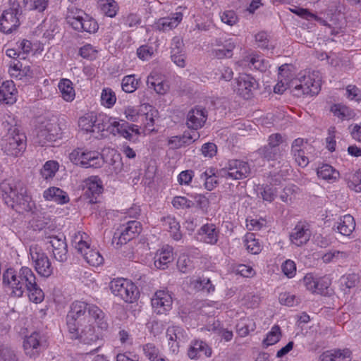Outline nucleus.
Wrapping results in <instances>:
<instances>
[{
  "label": "nucleus",
  "instance_id": "48",
  "mask_svg": "<svg viewBox=\"0 0 361 361\" xmlns=\"http://www.w3.org/2000/svg\"><path fill=\"white\" fill-rule=\"evenodd\" d=\"M348 187L355 192H361V169L348 177Z\"/></svg>",
  "mask_w": 361,
  "mask_h": 361
},
{
  "label": "nucleus",
  "instance_id": "29",
  "mask_svg": "<svg viewBox=\"0 0 361 361\" xmlns=\"http://www.w3.org/2000/svg\"><path fill=\"white\" fill-rule=\"evenodd\" d=\"M121 121L122 123L120 121H116L114 118H113L110 123L109 128L106 131L114 135L119 134L128 140H133V135L128 131V123L125 121Z\"/></svg>",
  "mask_w": 361,
  "mask_h": 361
},
{
  "label": "nucleus",
  "instance_id": "59",
  "mask_svg": "<svg viewBox=\"0 0 361 361\" xmlns=\"http://www.w3.org/2000/svg\"><path fill=\"white\" fill-rule=\"evenodd\" d=\"M192 197L196 202L197 206L202 211L204 214H207L209 207V198L201 194H195L192 195Z\"/></svg>",
  "mask_w": 361,
  "mask_h": 361
},
{
  "label": "nucleus",
  "instance_id": "34",
  "mask_svg": "<svg viewBox=\"0 0 361 361\" xmlns=\"http://www.w3.org/2000/svg\"><path fill=\"white\" fill-rule=\"evenodd\" d=\"M72 85V82L68 79H62L59 83L58 87L61 96L66 102H71L75 98V93Z\"/></svg>",
  "mask_w": 361,
  "mask_h": 361
},
{
  "label": "nucleus",
  "instance_id": "46",
  "mask_svg": "<svg viewBox=\"0 0 361 361\" xmlns=\"http://www.w3.org/2000/svg\"><path fill=\"white\" fill-rule=\"evenodd\" d=\"M281 336V329L278 325H274L270 332L267 335L266 338L263 341V345L266 347L274 345L277 343Z\"/></svg>",
  "mask_w": 361,
  "mask_h": 361
},
{
  "label": "nucleus",
  "instance_id": "62",
  "mask_svg": "<svg viewBox=\"0 0 361 361\" xmlns=\"http://www.w3.org/2000/svg\"><path fill=\"white\" fill-rule=\"evenodd\" d=\"M279 299L281 304L289 307H293L299 303L298 299L289 293H281Z\"/></svg>",
  "mask_w": 361,
  "mask_h": 361
},
{
  "label": "nucleus",
  "instance_id": "33",
  "mask_svg": "<svg viewBox=\"0 0 361 361\" xmlns=\"http://www.w3.org/2000/svg\"><path fill=\"white\" fill-rule=\"evenodd\" d=\"M317 173L319 178L329 182H334L339 177V172L327 164L319 167Z\"/></svg>",
  "mask_w": 361,
  "mask_h": 361
},
{
  "label": "nucleus",
  "instance_id": "37",
  "mask_svg": "<svg viewBox=\"0 0 361 361\" xmlns=\"http://www.w3.org/2000/svg\"><path fill=\"white\" fill-rule=\"evenodd\" d=\"M349 257V253L343 251L333 250L324 254L322 259L325 263L331 262H344Z\"/></svg>",
  "mask_w": 361,
  "mask_h": 361
},
{
  "label": "nucleus",
  "instance_id": "10",
  "mask_svg": "<svg viewBox=\"0 0 361 361\" xmlns=\"http://www.w3.org/2000/svg\"><path fill=\"white\" fill-rule=\"evenodd\" d=\"M142 230L141 224L137 221H130L123 224L120 230L114 233L112 243L117 245L126 244L130 240L135 238Z\"/></svg>",
  "mask_w": 361,
  "mask_h": 361
},
{
  "label": "nucleus",
  "instance_id": "51",
  "mask_svg": "<svg viewBox=\"0 0 361 361\" xmlns=\"http://www.w3.org/2000/svg\"><path fill=\"white\" fill-rule=\"evenodd\" d=\"M25 9L28 11H44L48 5V0H29L23 4Z\"/></svg>",
  "mask_w": 361,
  "mask_h": 361
},
{
  "label": "nucleus",
  "instance_id": "56",
  "mask_svg": "<svg viewBox=\"0 0 361 361\" xmlns=\"http://www.w3.org/2000/svg\"><path fill=\"white\" fill-rule=\"evenodd\" d=\"M220 18L223 23L230 26L234 25L238 21V17L233 10H228L223 12L221 14Z\"/></svg>",
  "mask_w": 361,
  "mask_h": 361
},
{
  "label": "nucleus",
  "instance_id": "25",
  "mask_svg": "<svg viewBox=\"0 0 361 361\" xmlns=\"http://www.w3.org/2000/svg\"><path fill=\"white\" fill-rule=\"evenodd\" d=\"M351 353L348 348L326 350L320 355L319 361H345L350 357Z\"/></svg>",
  "mask_w": 361,
  "mask_h": 361
},
{
  "label": "nucleus",
  "instance_id": "30",
  "mask_svg": "<svg viewBox=\"0 0 361 361\" xmlns=\"http://www.w3.org/2000/svg\"><path fill=\"white\" fill-rule=\"evenodd\" d=\"M45 200L54 201L58 204H65L69 201L67 193L59 188L51 187L47 189L43 194Z\"/></svg>",
  "mask_w": 361,
  "mask_h": 361
},
{
  "label": "nucleus",
  "instance_id": "63",
  "mask_svg": "<svg viewBox=\"0 0 361 361\" xmlns=\"http://www.w3.org/2000/svg\"><path fill=\"white\" fill-rule=\"evenodd\" d=\"M41 126H42V127L45 128V130L55 140L58 137L61 128L56 121L47 122L46 123H42Z\"/></svg>",
  "mask_w": 361,
  "mask_h": 361
},
{
  "label": "nucleus",
  "instance_id": "49",
  "mask_svg": "<svg viewBox=\"0 0 361 361\" xmlns=\"http://www.w3.org/2000/svg\"><path fill=\"white\" fill-rule=\"evenodd\" d=\"M14 350L7 345H0V361H17Z\"/></svg>",
  "mask_w": 361,
  "mask_h": 361
},
{
  "label": "nucleus",
  "instance_id": "17",
  "mask_svg": "<svg viewBox=\"0 0 361 361\" xmlns=\"http://www.w3.org/2000/svg\"><path fill=\"white\" fill-rule=\"evenodd\" d=\"M258 87L257 80L250 75L242 74L237 79V90L240 95L248 99L252 92Z\"/></svg>",
  "mask_w": 361,
  "mask_h": 361
},
{
  "label": "nucleus",
  "instance_id": "42",
  "mask_svg": "<svg viewBox=\"0 0 361 361\" xmlns=\"http://www.w3.org/2000/svg\"><path fill=\"white\" fill-rule=\"evenodd\" d=\"M26 290L29 292V298L32 302L37 304L44 300V292L39 287L36 281H35L34 284H31V286H29V288Z\"/></svg>",
  "mask_w": 361,
  "mask_h": 361
},
{
  "label": "nucleus",
  "instance_id": "39",
  "mask_svg": "<svg viewBox=\"0 0 361 361\" xmlns=\"http://www.w3.org/2000/svg\"><path fill=\"white\" fill-rule=\"evenodd\" d=\"M84 259L91 266L97 267L104 262L103 257L100 253L92 249H90L87 252H84Z\"/></svg>",
  "mask_w": 361,
  "mask_h": 361
},
{
  "label": "nucleus",
  "instance_id": "14",
  "mask_svg": "<svg viewBox=\"0 0 361 361\" xmlns=\"http://www.w3.org/2000/svg\"><path fill=\"white\" fill-rule=\"evenodd\" d=\"M207 119V110L202 106H196L188 111L186 125L190 129L198 130L204 125Z\"/></svg>",
  "mask_w": 361,
  "mask_h": 361
},
{
  "label": "nucleus",
  "instance_id": "1",
  "mask_svg": "<svg viewBox=\"0 0 361 361\" xmlns=\"http://www.w3.org/2000/svg\"><path fill=\"white\" fill-rule=\"evenodd\" d=\"M0 192L5 204L17 212L31 210V197L21 181L4 180L0 183Z\"/></svg>",
  "mask_w": 361,
  "mask_h": 361
},
{
  "label": "nucleus",
  "instance_id": "13",
  "mask_svg": "<svg viewBox=\"0 0 361 361\" xmlns=\"http://www.w3.org/2000/svg\"><path fill=\"white\" fill-rule=\"evenodd\" d=\"M23 348L25 354L30 358L37 357L45 348L40 333L35 331L26 336L23 341Z\"/></svg>",
  "mask_w": 361,
  "mask_h": 361
},
{
  "label": "nucleus",
  "instance_id": "8",
  "mask_svg": "<svg viewBox=\"0 0 361 361\" xmlns=\"http://www.w3.org/2000/svg\"><path fill=\"white\" fill-rule=\"evenodd\" d=\"M10 8L4 11L0 18V30L5 33H11L20 25L18 16L21 13L19 3L14 0L10 1Z\"/></svg>",
  "mask_w": 361,
  "mask_h": 361
},
{
  "label": "nucleus",
  "instance_id": "18",
  "mask_svg": "<svg viewBox=\"0 0 361 361\" xmlns=\"http://www.w3.org/2000/svg\"><path fill=\"white\" fill-rule=\"evenodd\" d=\"M93 322L102 330H106L109 327L107 317L103 310L96 305L89 303L86 324H92Z\"/></svg>",
  "mask_w": 361,
  "mask_h": 361
},
{
  "label": "nucleus",
  "instance_id": "6",
  "mask_svg": "<svg viewBox=\"0 0 361 361\" xmlns=\"http://www.w3.org/2000/svg\"><path fill=\"white\" fill-rule=\"evenodd\" d=\"M286 139L280 133H274L269 136L267 145L258 149L259 156L267 161L280 159L283 151V145Z\"/></svg>",
  "mask_w": 361,
  "mask_h": 361
},
{
  "label": "nucleus",
  "instance_id": "2",
  "mask_svg": "<svg viewBox=\"0 0 361 361\" xmlns=\"http://www.w3.org/2000/svg\"><path fill=\"white\" fill-rule=\"evenodd\" d=\"M321 81L310 75H302L288 82L287 78L279 79L278 83L274 88V92L282 94L289 89L293 96L300 97L303 95L313 96L320 91Z\"/></svg>",
  "mask_w": 361,
  "mask_h": 361
},
{
  "label": "nucleus",
  "instance_id": "55",
  "mask_svg": "<svg viewBox=\"0 0 361 361\" xmlns=\"http://www.w3.org/2000/svg\"><path fill=\"white\" fill-rule=\"evenodd\" d=\"M117 4L114 0H106V3L102 5V12L109 17H114L117 13Z\"/></svg>",
  "mask_w": 361,
  "mask_h": 361
},
{
  "label": "nucleus",
  "instance_id": "47",
  "mask_svg": "<svg viewBox=\"0 0 361 361\" xmlns=\"http://www.w3.org/2000/svg\"><path fill=\"white\" fill-rule=\"evenodd\" d=\"M194 288L197 290H206L208 293L214 290V286L208 278H199L192 282Z\"/></svg>",
  "mask_w": 361,
  "mask_h": 361
},
{
  "label": "nucleus",
  "instance_id": "22",
  "mask_svg": "<svg viewBox=\"0 0 361 361\" xmlns=\"http://www.w3.org/2000/svg\"><path fill=\"white\" fill-rule=\"evenodd\" d=\"M311 236V231L307 226L298 224L290 235L291 242L297 246L305 244Z\"/></svg>",
  "mask_w": 361,
  "mask_h": 361
},
{
  "label": "nucleus",
  "instance_id": "27",
  "mask_svg": "<svg viewBox=\"0 0 361 361\" xmlns=\"http://www.w3.org/2000/svg\"><path fill=\"white\" fill-rule=\"evenodd\" d=\"M103 155L97 151H83V161L82 167L98 169L102 166Z\"/></svg>",
  "mask_w": 361,
  "mask_h": 361
},
{
  "label": "nucleus",
  "instance_id": "52",
  "mask_svg": "<svg viewBox=\"0 0 361 361\" xmlns=\"http://www.w3.org/2000/svg\"><path fill=\"white\" fill-rule=\"evenodd\" d=\"M101 100L102 104L105 105L106 106H112L116 101L114 92H113L110 88L104 89L101 94Z\"/></svg>",
  "mask_w": 361,
  "mask_h": 361
},
{
  "label": "nucleus",
  "instance_id": "54",
  "mask_svg": "<svg viewBox=\"0 0 361 361\" xmlns=\"http://www.w3.org/2000/svg\"><path fill=\"white\" fill-rule=\"evenodd\" d=\"M255 37L258 47L263 49H270L273 48V46L269 44V38L267 32H259L255 35Z\"/></svg>",
  "mask_w": 361,
  "mask_h": 361
},
{
  "label": "nucleus",
  "instance_id": "53",
  "mask_svg": "<svg viewBox=\"0 0 361 361\" xmlns=\"http://www.w3.org/2000/svg\"><path fill=\"white\" fill-rule=\"evenodd\" d=\"M262 199L265 201L272 202L275 197L276 188L269 185H262L259 188Z\"/></svg>",
  "mask_w": 361,
  "mask_h": 361
},
{
  "label": "nucleus",
  "instance_id": "15",
  "mask_svg": "<svg viewBox=\"0 0 361 361\" xmlns=\"http://www.w3.org/2000/svg\"><path fill=\"white\" fill-rule=\"evenodd\" d=\"M172 302L171 296L164 290L157 291L152 299V308L157 314H166L171 309Z\"/></svg>",
  "mask_w": 361,
  "mask_h": 361
},
{
  "label": "nucleus",
  "instance_id": "38",
  "mask_svg": "<svg viewBox=\"0 0 361 361\" xmlns=\"http://www.w3.org/2000/svg\"><path fill=\"white\" fill-rule=\"evenodd\" d=\"M94 130L97 129V132L106 131L109 128L110 123L113 118L109 117L106 114H99L94 117Z\"/></svg>",
  "mask_w": 361,
  "mask_h": 361
},
{
  "label": "nucleus",
  "instance_id": "19",
  "mask_svg": "<svg viewBox=\"0 0 361 361\" xmlns=\"http://www.w3.org/2000/svg\"><path fill=\"white\" fill-rule=\"evenodd\" d=\"M86 190L84 192V197L88 199L90 204H94L97 202L96 195L102 193L103 188L102 181L97 176H92L86 181Z\"/></svg>",
  "mask_w": 361,
  "mask_h": 361
},
{
  "label": "nucleus",
  "instance_id": "44",
  "mask_svg": "<svg viewBox=\"0 0 361 361\" xmlns=\"http://www.w3.org/2000/svg\"><path fill=\"white\" fill-rule=\"evenodd\" d=\"M235 47V44L230 40L226 41L222 48L214 50V55L218 59L231 58L233 55V50Z\"/></svg>",
  "mask_w": 361,
  "mask_h": 361
},
{
  "label": "nucleus",
  "instance_id": "5",
  "mask_svg": "<svg viewBox=\"0 0 361 361\" xmlns=\"http://www.w3.org/2000/svg\"><path fill=\"white\" fill-rule=\"evenodd\" d=\"M89 303L83 301H75L66 316V324L69 332H75L79 326H83L87 320Z\"/></svg>",
  "mask_w": 361,
  "mask_h": 361
},
{
  "label": "nucleus",
  "instance_id": "41",
  "mask_svg": "<svg viewBox=\"0 0 361 361\" xmlns=\"http://www.w3.org/2000/svg\"><path fill=\"white\" fill-rule=\"evenodd\" d=\"M244 244L247 251L252 254L256 255L261 251L260 244L258 240L254 238L253 233H248L245 235Z\"/></svg>",
  "mask_w": 361,
  "mask_h": 361
},
{
  "label": "nucleus",
  "instance_id": "36",
  "mask_svg": "<svg viewBox=\"0 0 361 361\" xmlns=\"http://www.w3.org/2000/svg\"><path fill=\"white\" fill-rule=\"evenodd\" d=\"M359 283V276L357 274H345L341 278V286L345 294L349 293L350 290L355 288Z\"/></svg>",
  "mask_w": 361,
  "mask_h": 361
},
{
  "label": "nucleus",
  "instance_id": "58",
  "mask_svg": "<svg viewBox=\"0 0 361 361\" xmlns=\"http://www.w3.org/2000/svg\"><path fill=\"white\" fill-rule=\"evenodd\" d=\"M154 77L149 76L147 78V85L149 87H153L155 92L159 94H165L168 90V85L164 82H158L157 83L153 80Z\"/></svg>",
  "mask_w": 361,
  "mask_h": 361
},
{
  "label": "nucleus",
  "instance_id": "4",
  "mask_svg": "<svg viewBox=\"0 0 361 361\" xmlns=\"http://www.w3.org/2000/svg\"><path fill=\"white\" fill-rule=\"evenodd\" d=\"M27 139L25 133H20L16 126H12L8 130L2 145L4 152L13 157H18L25 151Z\"/></svg>",
  "mask_w": 361,
  "mask_h": 361
},
{
  "label": "nucleus",
  "instance_id": "61",
  "mask_svg": "<svg viewBox=\"0 0 361 361\" xmlns=\"http://www.w3.org/2000/svg\"><path fill=\"white\" fill-rule=\"evenodd\" d=\"M97 50H95L93 47L87 44L82 47L79 50V54L84 59L88 60H93L96 58L97 56Z\"/></svg>",
  "mask_w": 361,
  "mask_h": 361
},
{
  "label": "nucleus",
  "instance_id": "50",
  "mask_svg": "<svg viewBox=\"0 0 361 361\" xmlns=\"http://www.w3.org/2000/svg\"><path fill=\"white\" fill-rule=\"evenodd\" d=\"M85 17H82V32H95L98 30V24L92 18H90L87 15H86L85 13H82Z\"/></svg>",
  "mask_w": 361,
  "mask_h": 361
},
{
  "label": "nucleus",
  "instance_id": "24",
  "mask_svg": "<svg viewBox=\"0 0 361 361\" xmlns=\"http://www.w3.org/2000/svg\"><path fill=\"white\" fill-rule=\"evenodd\" d=\"M104 162L112 166V171L116 174L123 170V164L122 162L121 155L114 149H109L106 154H104L102 164Z\"/></svg>",
  "mask_w": 361,
  "mask_h": 361
},
{
  "label": "nucleus",
  "instance_id": "64",
  "mask_svg": "<svg viewBox=\"0 0 361 361\" xmlns=\"http://www.w3.org/2000/svg\"><path fill=\"white\" fill-rule=\"evenodd\" d=\"M283 274L288 278L294 276L296 271V266L293 261L288 259L281 266Z\"/></svg>",
  "mask_w": 361,
  "mask_h": 361
},
{
  "label": "nucleus",
  "instance_id": "7",
  "mask_svg": "<svg viewBox=\"0 0 361 361\" xmlns=\"http://www.w3.org/2000/svg\"><path fill=\"white\" fill-rule=\"evenodd\" d=\"M110 289L116 295L126 302H133L139 295L137 286L130 281L118 279L110 283Z\"/></svg>",
  "mask_w": 361,
  "mask_h": 361
},
{
  "label": "nucleus",
  "instance_id": "3",
  "mask_svg": "<svg viewBox=\"0 0 361 361\" xmlns=\"http://www.w3.org/2000/svg\"><path fill=\"white\" fill-rule=\"evenodd\" d=\"M35 281L34 272L27 267H21L18 271L9 268L3 274L4 286L11 290L10 295L16 297H21Z\"/></svg>",
  "mask_w": 361,
  "mask_h": 361
},
{
  "label": "nucleus",
  "instance_id": "16",
  "mask_svg": "<svg viewBox=\"0 0 361 361\" xmlns=\"http://www.w3.org/2000/svg\"><path fill=\"white\" fill-rule=\"evenodd\" d=\"M49 243L52 247L53 256L56 260L63 262L68 258V248L66 243V238L63 235L61 237L57 235L49 236Z\"/></svg>",
  "mask_w": 361,
  "mask_h": 361
},
{
  "label": "nucleus",
  "instance_id": "57",
  "mask_svg": "<svg viewBox=\"0 0 361 361\" xmlns=\"http://www.w3.org/2000/svg\"><path fill=\"white\" fill-rule=\"evenodd\" d=\"M79 126L87 133H93L94 130V119L92 116L81 117L78 121Z\"/></svg>",
  "mask_w": 361,
  "mask_h": 361
},
{
  "label": "nucleus",
  "instance_id": "23",
  "mask_svg": "<svg viewBox=\"0 0 361 361\" xmlns=\"http://www.w3.org/2000/svg\"><path fill=\"white\" fill-rule=\"evenodd\" d=\"M17 90L13 81L3 82L0 86V102L6 104H13L16 101Z\"/></svg>",
  "mask_w": 361,
  "mask_h": 361
},
{
  "label": "nucleus",
  "instance_id": "32",
  "mask_svg": "<svg viewBox=\"0 0 361 361\" xmlns=\"http://www.w3.org/2000/svg\"><path fill=\"white\" fill-rule=\"evenodd\" d=\"M355 222L354 218L350 215H345L341 218L340 221L337 223L336 229L338 231L345 236L350 235L355 230Z\"/></svg>",
  "mask_w": 361,
  "mask_h": 361
},
{
  "label": "nucleus",
  "instance_id": "43",
  "mask_svg": "<svg viewBox=\"0 0 361 361\" xmlns=\"http://www.w3.org/2000/svg\"><path fill=\"white\" fill-rule=\"evenodd\" d=\"M138 85V80L135 78L134 75L125 76L121 82L122 90L127 93L135 92Z\"/></svg>",
  "mask_w": 361,
  "mask_h": 361
},
{
  "label": "nucleus",
  "instance_id": "45",
  "mask_svg": "<svg viewBox=\"0 0 361 361\" xmlns=\"http://www.w3.org/2000/svg\"><path fill=\"white\" fill-rule=\"evenodd\" d=\"M58 169V162L55 161H48L43 166V168L40 171V173L43 178L47 179L49 178L54 176Z\"/></svg>",
  "mask_w": 361,
  "mask_h": 361
},
{
  "label": "nucleus",
  "instance_id": "11",
  "mask_svg": "<svg viewBox=\"0 0 361 361\" xmlns=\"http://www.w3.org/2000/svg\"><path fill=\"white\" fill-rule=\"evenodd\" d=\"M30 254L35 262V270L40 276L47 278L53 274L54 267L47 255L41 249L31 247Z\"/></svg>",
  "mask_w": 361,
  "mask_h": 361
},
{
  "label": "nucleus",
  "instance_id": "60",
  "mask_svg": "<svg viewBox=\"0 0 361 361\" xmlns=\"http://www.w3.org/2000/svg\"><path fill=\"white\" fill-rule=\"evenodd\" d=\"M317 287L314 293L326 295L329 293V288L330 286V281L328 279L320 278L317 279L316 281Z\"/></svg>",
  "mask_w": 361,
  "mask_h": 361
},
{
  "label": "nucleus",
  "instance_id": "21",
  "mask_svg": "<svg viewBox=\"0 0 361 361\" xmlns=\"http://www.w3.org/2000/svg\"><path fill=\"white\" fill-rule=\"evenodd\" d=\"M200 240L211 245H215L219 239V231L213 224L203 225L197 232Z\"/></svg>",
  "mask_w": 361,
  "mask_h": 361
},
{
  "label": "nucleus",
  "instance_id": "35",
  "mask_svg": "<svg viewBox=\"0 0 361 361\" xmlns=\"http://www.w3.org/2000/svg\"><path fill=\"white\" fill-rule=\"evenodd\" d=\"M141 23L140 18L135 13H128L119 18L118 25L121 30L137 27Z\"/></svg>",
  "mask_w": 361,
  "mask_h": 361
},
{
  "label": "nucleus",
  "instance_id": "28",
  "mask_svg": "<svg viewBox=\"0 0 361 361\" xmlns=\"http://www.w3.org/2000/svg\"><path fill=\"white\" fill-rule=\"evenodd\" d=\"M219 176H221L219 171L214 168H209L200 174V178L204 181L205 189L211 191L219 185L218 178Z\"/></svg>",
  "mask_w": 361,
  "mask_h": 361
},
{
  "label": "nucleus",
  "instance_id": "31",
  "mask_svg": "<svg viewBox=\"0 0 361 361\" xmlns=\"http://www.w3.org/2000/svg\"><path fill=\"white\" fill-rule=\"evenodd\" d=\"M182 18L181 13H176L175 16L160 18L156 24L157 27L163 32L170 30L177 27Z\"/></svg>",
  "mask_w": 361,
  "mask_h": 361
},
{
  "label": "nucleus",
  "instance_id": "12",
  "mask_svg": "<svg viewBox=\"0 0 361 361\" xmlns=\"http://www.w3.org/2000/svg\"><path fill=\"white\" fill-rule=\"evenodd\" d=\"M72 338H78L86 345H93L102 341V336L97 331L92 324H85L79 326L75 332H70Z\"/></svg>",
  "mask_w": 361,
  "mask_h": 361
},
{
  "label": "nucleus",
  "instance_id": "9",
  "mask_svg": "<svg viewBox=\"0 0 361 361\" xmlns=\"http://www.w3.org/2000/svg\"><path fill=\"white\" fill-rule=\"evenodd\" d=\"M251 170L248 164L245 161L233 159L228 163V166L219 171L221 177L240 180L248 177Z\"/></svg>",
  "mask_w": 361,
  "mask_h": 361
},
{
  "label": "nucleus",
  "instance_id": "40",
  "mask_svg": "<svg viewBox=\"0 0 361 361\" xmlns=\"http://www.w3.org/2000/svg\"><path fill=\"white\" fill-rule=\"evenodd\" d=\"M83 12L78 11L77 13H71L66 17L67 23L69 24L75 30L82 32V21Z\"/></svg>",
  "mask_w": 361,
  "mask_h": 361
},
{
  "label": "nucleus",
  "instance_id": "26",
  "mask_svg": "<svg viewBox=\"0 0 361 361\" xmlns=\"http://www.w3.org/2000/svg\"><path fill=\"white\" fill-rule=\"evenodd\" d=\"M154 266L159 269H165L169 263L173 260L172 248L167 247L158 250L154 256Z\"/></svg>",
  "mask_w": 361,
  "mask_h": 361
},
{
  "label": "nucleus",
  "instance_id": "20",
  "mask_svg": "<svg viewBox=\"0 0 361 361\" xmlns=\"http://www.w3.org/2000/svg\"><path fill=\"white\" fill-rule=\"evenodd\" d=\"M212 355V349L203 341L195 340L188 350V355L190 359L197 360L204 355L210 357Z\"/></svg>",
  "mask_w": 361,
  "mask_h": 361
}]
</instances>
